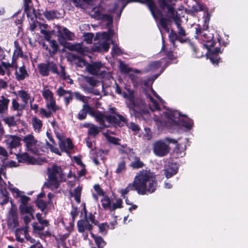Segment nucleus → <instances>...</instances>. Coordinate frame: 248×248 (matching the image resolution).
Returning a JSON list of instances; mask_svg holds the SVG:
<instances>
[{
	"label": "nucleus",
	"mask_w": 248,
	"mask_h": 248,
	"mask_svg": "<svg viewBox=\"0 0 248 248\" xmlns=\"http://www.w3.org/2000/svg\"><path fill=\"white\" fill-rule=\"evenodd\" d=\"M90 15L97 19H102V24H105L108 32H98L96 34L94 40L96 42L93 47V50L96 52H107L110 46L111 38L115 35L112 30V16L105 14L101 6L92 8L89 11Z\"/></svg>",
	"instance_id": "f257e3e1"
},
{
	"label": "nucleus",
	"mask_w": 248,
	"mask_h": 248,
	"mask_svg": "<svg viewBox=\"0 0 248 248\" xmlns=\"http://www.w3.org/2000/svg\"><path fill=\"white\" fill-rule=\"evenodd\" d=\"M167 110L168 112H163L160 118L155 115L154 120L158 127L166 126L169 127L181 125L188 130L193 127V122L191 119L182 118L180 120V114L178 111L171 109Z\"/></svg>",
	"instance_id": "f03ea898"
},
{
	"label": "nucleus",
	"mask_w": 248,
	"mask_h": 248,
	"mask_svg": "<svg viewBox=\"0 0 248 248\" xmlns=\"http://www.w3.org/2000/svg\"><path fill=\"white\" fill-rule=\"evenodd\" d=\"M132 184L134 190L141 195H144L147 192L153 193L157 186V183L151 173L144 170L140 171L137 174Z\"/></svg>",
	"instance_id": "7ed1b4c3"
},
{
	"label": "nucleus",
	"mask_w": 248,
	"mask_h": 248,
	"mask_svg": "<svg viewBox=\"0 0 248 248\" xmlns=\"http://www.w3.org/2000/svg\"><path fill=\"white\" fill-rule=\"evenodd\" d=\"M134 1H138L141 3L147 4L155 20L156 21L157 19L159 20L160 26L166 31L168 33L169 32V28L168 25L170 21V18H171L170 15L167 16V14L166 15V16L168 18H165L164 17V14L163 12L156 8L155 3L153 0H119V2L122 5V7L117 14L118 19L120 18L122 11L126 5L130 2ZM164 13H165V11H164Z\"/></svg>",
	"instance_id": "20e7f679"
},
{
	"label": "nucleus",
	"mask_w": 248,
	"mask_h": 248,
	"mask_svg": "<svg viewBox=\"0 0 248 248\" xmlns=\"http://www.w3.org/2000/svg\"><path fill=\"white\" fill-rule=\"evenodd\" d=\"M91 116L93 117L96 121L103 127H109L111 125L121 126L124 123H126V119L122 115L116 114L115 115H105L92 108Z\"/></svg>",
	"instance_id": "39448f33"
},
{
	"label": "nucleus",
	"mask_w": 248,
	"mask_h": 248,
	"mask_svg": "<svg viewBox=\"0 0 248 248\" xmlns=\"http://www.w3.org/2000/svg\"><path fill=\"white\" fill-rule=\"evenodd\" d=\"M48 181L45 183V186L52 190L57 189L60 183L66 180V176L63 173L61 167L53 165L47 169Z\"/></svg>",
	"instance_id": "423d86ee"
},
{
	"label": "nucleus",
	"mask_w": 248,
	"mask_h": 248,
	"mask_svg": "<svg viewBox=\"0 0 248 248\" xmlns=\"http://www.w3.org/2000/svg\"><path fill=\"white\" fill-rule=\"evenodd\" d=\"M22 140L27 151L36 155H42L45 152L43 143L36 139L32 134L23 137Z\"/></svg>",
	"instance_id": "0eeeda50"
},
{
	"label": "nucleus",
	"mask_w": 248,
	"mask_h": 248,
	"mask_svg": "<svg viewBox=\"0 0 248 248\" xmlns=\"http://www.w3.org/2000/svg\"><path fill=\"white\" fill-rule=\"evenodd\" d=\"M51 88L52 87L48 86H44L41 93L45 100L46 108L55 113L61 110V108L57 104L54 94L51 90Z\"/></svg>",
	"instance_id": "6e6552de"
},
{
	"label": "nucleus",
	"mask_w": 248,
	"mask_h": 248,
	"mask_svg": "<svg viewBox=\"0 0 248 248\" xmlns=\"http://www.w3.org/2000/svg\"><path fill=\"white\" fill-rule=\"evenodd\" d=\"M196 33L197 34L195 37L196 38H200L206 44H203V46L206 47L208 50L211 47L215 46V42L214 40V35L212 33L210 32L207 30H203L201 31V29L196 28Z\"/></svg>",
	"instance_id": "1a4fd4ad"
},
{
	"label": "nucleus",
	"mask_w": 248,
	"mask_h": 248,
	"mask_svg": "<svg viewBox=\"0 0 248 248\" xmlns=\"http://www.w3.org/2000/svg\"><path fill=\"white\" fill-rule=\"evenodd\" d=\"M170 149L169 145L162 140H157L153 144V152L158 157L166 156L169 153Z\"/></svg>",
	"instance_id": "9d476101"
},
{
	"label": "nucleus",
	"mask_w": 248,
	"mask_h": 248,
	"mask_svg": "<svg viewBox=\"0 0 248 248\" xmlns=\"http://www.w3.org/2000/svg\"><path fill=\"white\" fill-rule=\"evenodd\" d=\"M151 91L155 97L157 99V101L159 102V103H157L156 101L155 100L152 96L150 95L147 94V97L150 99L152 104H150V108L152 111H156V110H161L160 106H162L165 109V111H163V112H168L167 109H169V108H166V107L164 106V104L165 102L161 99V98L157 94V93L152 89H151ZM163 115V113L162 114ZM162 115V114H161ZM161 116H160L161 117ZM160 118V117H158Z\"/></svg>",
	"instance_id": "9b49d317"
},
{
	"label": "nucleus",
	"mask_w": 248,
	"mask_h": 248,
	"mask_svg": "<svg viewBox=\"0 0 248 248\" xmlns=\"http://www.w3.org/2000/svg\"><path fill=\"white\" fill-rule=\"evenodd\" d=\"M58 39L61 45L65 43L66 40H74L75 36L74 33L68 30L66 27L57 26Z\"/></svg>",
	"instance_id": "f8f14e48"
},
{
	"label": "nucleus",
	"mask_w": 248,
	"mask_h": 248,
	"mask_svg": "<svg viewBox=\"0 0 248 248\" xmlns=\"http://www.w3.org/2000/svg\"><path fill=\"white\" fill-rule=\"evenodd\" d=\"M37 67L40 75L44 77L48 76L50 71L54 74H58L57 65L52 62L40 63Z\"/></svg>",
	"instance_id": "ddd939ff"
},
{
	"label": "nucleus",
	"mask_w": 248,
	"mask_h": 248,
	"mask_svg": "<svg viewBox=\"0 0 248 248\" xmlns=\"http://www.w3.org/2000/svg\"><path fill=\"white\" fill-rule=\"evenodd\" d=\"M77 227L78 232L82 233L84 240L87 239L89 233L91 234L93 228V226L89 222V220L84 219H80L78 221Z\"/></svg>",
	"instance_id": "4468645a"
},
{
	"label": "nucleus",
	"mask_w": 248,
	"mask_h": 248,
	"mask_svg": "<svg viewBox=\"0 0 248 248\" xmlns=\"http://www.w3.org/2000/svg\"><path fill=\"white\" fill-rule=\"evenodd\" d=\"M104 67V64L101 62H96L88 64L86 67V69L92 75H100L102 77H104L107 72L105 70H101V69Z\"/></svg>",
	"instance_id": "2eb2a0df"
},
{
	"label": "nucleus",
	"mask_w": 248,
	"mask_h": 248,
	"mask_svg": "<svg viewBox=\"0 0 248 248\" xmlns=\"http://www.w3.org/2000/svg\"><path fill=\"white\" fill-rule=\"evenodd\" d=\"M57 137L59 140V146L62 152L69 153L73 148V144L69 138H63L61 135H57Z\"/></svg>",
	"instance_id": "dca6fc26"
},
{
	"label": "nucleus",
	"mask_w": 248,
	"mask_h": 248,
	"mask_svg": "<svg viewBox=\"0 0 248 248\" xmlns=\"http://www.w3.org/2000/svg\"><path fill=\"white\" fill-rule=\"evenodd\" d=\"M166 55V57L165 58L161 59L160 61H157L150 62L148 65L146 71L148 72L155 71L156 69L160 67L161 64L165 62L166 59L170 61L173 60L174 56L171 51L168 52Z\"/></svg>",
	"instance_id": "f3484780"
},
{
	"label": "nucleus",
	"mask_w": 248,
	"mask_h": 248,
	"mask_svg": "<svg viewBox=\"0 0 248 248\" xmlns=\"http://www.w3.org/2000/svg\"><path fill=\"white\" fill-rule=\"evenodd\" d=\"M129 155L128 159L130 160H133L130 164V166L134 169H138L141 168L144 166V163L140 159V158L136 155L135 153L133 151L132 149H129Z\"/></svg>",
	"instance_id": "a211bd4d"
},
{
	"label": "nucleus",
	"mask_w": 248,
	"mask_h": 248,
	"mask_svg": "<svg viewBox=\"0 0 248 248\" xmlns=\"http://www.w3.org/2000/svg\"><path fill=\"white\" fill-rule=\"evenodd\" d=\"M6 139L4 142L7 146V148L12 150L20 145V139L16 136L10 135H6L5 136Z\"/></svg>",
	"instance_id": "6ab92c4d"
},
{
	"label": "nucleus",
	"mask_w": 248,
	"mask_h": 248,
	"mask_svg": "<svg viewBox=\"0 0 248 248\" xmlns=\"http://www.w3.org/2000/svg\"><path fill=\"white\" fill-rule=\"evenodd\" d=\"M15 77L18 81H22L27 78L29 76V74L25 65H22L19 67L15 66Z\"/></svg>",
	"instance_id": "aec40b11"
},
{
	"label": "nucleus",
	"mask_w": 248,
	"mask_h": 248,
	"mask_svg": "<svg viewBox=\"0 0 248 248\" xmlns=\"http://www.w3.org/2000/svg\"><path fill=\"white\" fill-rule=\"evenodd\" d=\"M160 8L162 10L167 8L168 10V15L170 16L177 13L174 9L171 6V0H158Z\"/></svg>",
	"instance_id": "412c9836"
},
{
	"label": "nucleus",
	"mask_w": 248,
	"mask_h": 248,
	"mask_svg": "<svg viewBox=\"0 0 248 248\" xmlns=\"http://www.w3.org/2000/svg\"><path fill=\"white\" fill-rule=\"evenodd\" d=\"M68 48L72 51H76L78 53L84 55L89 51L87 47L83 46L82 44H71L69 43L67 46Z\"/></svg>",
	"instance_id": "4be33fe9"
},
{
	"label": "nucleus",
	"mask_w": 248,
	"mask_h": 248,
	"mask_svg": "<svg viewBox=\"0 0 248 248\" xmlns=\"http://www.w3.org/2000/svg\"><path fill=\"white\" fill-rule=\"evenodd\" d=\"M17 96L21 98L25 104H27L29 102L32 104L34 101V98L31 96L28 91L19 90L17 92Z\"/></svg>",
	"instance_id": "5701e85b"
},
{
	"label": "nucleus",
	"mask_w": 248,
	"mask_h": 248,
	"mask_svg": "<svg viewBox=\"0 0 248 248\" xmlns=\"http://www.w3.org/2000/svg\"><path fill=\"white\" fill-rule=\"evenodd\" d=\"M170 17L172 20H173L176 25L178 30V33L179 35L182 36H186V31L181 26L182 22L181 19L178 16L177 13L175 15H173V16H170Z\"/></svg>",
	"instance_id": "b1692460"
},
{
	"label": "nucleus",
	"mask_w": 248,
	"mask_h": 248,
	"mask_svg": "<svg viewBox=\"0 0 248 248\" xmlns=\"http://www.w3.org/2000/svg\"><path fill=\"white\" fill-rule=\"evenodd\" d=\"M24 11L28 17L35 15L31 0H24Z\"/></svg>",
	"instance_id": "393cba45"
},
{
	"label": "nucleus",
	"mask_w": 248,
	"mask_h": 248,
	"mask_svg": "<svg viewBox=\"0 0 248 248\" xmlns=\"http://www.w3.org/2000/svg\"><path fill=\"white\" fill-rule=\"evenodd\" d=\"M92 108L88 105H83L82 108L79 111L78 118L80 120H84L86 118L87 113H88L91 115Z\"/></svg>",
	"instance_id": "a878e982"
},
{
	"label": "nucleus",
	"mask_w": 248,
	"mask_h": 248,
	"mask_svg": "<svg viewBox=\"0 0 248 248\" xmlns=\"http://www.w3.org/2000/svg\"><path fill=\"white\" fill-rule=\"evenodd\" d=\"M19 209L21 214H29V215L31 216L32 219L34 218L33 216L34 210L32 206H28L27 205H20Z\"/></svg>",
	"instance_id": "bb28decb"
},
{
	"label": "nucleus",
	"mask_w": 248,
	"mask_h": 248,
	"mask_svg": "<svg viewBox=\"0 0 248 248\" xmlns=\"http://www.w3.org/2000/svg\"><path fill=\"white\" fill-rule=\"evenodd\" d=\"M178 168L175 165H169L165 170L164 174L167 178H170L172 175L177 173Z\"/></svg>",
	"instance_id": "cd10ccee"
},
{
	"label": "nucleus",
	"mask_w": 248,
	"mask_h": 248,
	"mask_svg": "<svg viewBox=\"0 0 248 248\" xmlns=\"http://www.w3.org/2000/svg\"><path fill=\"white\" fill-rule=\"evenodd\" d=\"M31 124L35 132L39 133L41 131L43 126V123L40 119L36 117H33L31 119Z\"/></svg>",
	"instance_id": "c85d7f7f"
},
{
	"label": "nucleus",
	"mask_w": 248,
	"mask_h": 248,
	"mask_svg": "<svg viewBox=\"0 0 248 248\" xmlns=\"http://www.w3.org/2000/svg\"><path fill=\"white\" fill-rule=\"evenodd\" d=\"M91 235L97 246V247H92V248H103L106 246V243L101 237L96 236L92 232H91Z\"/></svg>",
	"instance_id": "c756f323"
},
{
	"label": "nucleus",
	"mask_w": 248,
	"mask_h": 248,
	"mask_svg": "<svg viewBox=\"0 0 248 248\" xmlns=\"http://www.w3.org/2000/svg\"><path fill=\"white\" fill-rule=\"evenodd\" d=\"M44 16L49 20H52L54 18H58L60 16V14L54 10L46 11L44 12Z\"/></svg>",
	"instance_id": "7c9ffc66"
},
{
	"label": "nucleus",
	"mask_w": 248,
	"mask_h": 248,
	"mask_svg": "<svg viewBox=\"0 0 248 248\" xmlns=\"http://www.w3.org/2000/svg\"><path fill=\"white\" fill-rule=\"evenodd\" d=\"M19 162L27 164H32V158L28 153H25L17 155Z\"/></svg>",
	"instance_id": "2f4dec72"
},
{
	"label": "nucleus",
	"mask_w": 248,
	"mask_h": 248,
	"mask_svg": "<svg viewBox=\"0 0 248 248\" xmlns=\"http://www.w3.org/2000/svg\"><path fill=\"white\" fill-rule=\"evenodd\" d=\"M110 134L114 135L115 133L114 132H110L109 130H107V132L103 133V135L109 142L114 144H119L118 142L120 140L118 138L110 136Z\"/></svg>",
	"instance_id": "473e14b6"
},
{
	"label": "nucleus",
	"mask_w": 248,
	"mask_h": 248,
	"mask_svg": "<svg viewBox=\"0 0 248 248\" xmlns=\"http://www.w3.org/2000/svg\"><path fill=\"white\" fill-rule=\"evenodd\" d=\"M3 121L9 127H15L17 125V120L14 116H7L3 119Z\"/></svg>",
	"instance_id": "72a5a7b5"
},
{
	"label": "nucleus",
	"mask_w": 248,
	"mask_h": 248,
	"mask_svg": "<svg viewBox=\"0 0 248 248\" xmlns=\"http://www.w3.org/2000/svg\"><path fill=\"white\" fill-rule=\"evenodd\" d=\"M10 100L1 96L0 99V113H2L7 110Z\"/></svg>",
	"instance_id": "f704fd0d"
},
{
	"label": "nucleus",
	"mask_w": 248,
	"mask_h": 248,
	"mask_svg": "<svg viewBox=\"0 0 248 248\" xmlns=\"http://www.w3.org/2000/svg\"><path fill=\"white\" fill-rule=\"evenodd\" d=\"M100 202L102 204V206L104 209H108L110 211L111 205V201L108 196H103V198L101 199Z\"/></svg>",
	"instance_id": "c9c22d12"
},
{
	"label": "nucleus",
	"mask_w": 248,
	"mask_h": 248,
	"mask_svg": "<svg viewBox=\"0 0 248 248\" xmlns=\"http://www.w3.org/2000/svg\"><path fill=\"white\" fill-rule=\"evenodd\" d=\"M12 108L14 110H17V113L16 115L17 116H20L22 114V111L23 109V107L20 105L16 100L13 99L12 102Z\"/></svg>",
	"instance_id": "e433bc0d"
},
{
	"label": "nucleus",
	"mask_w": 248,
	"mask_h": 248,
	"mask_svg": "<svg viewBox=\"0 0 248 248\" xmlns=\"http://www.w3.org/2000/svg\"><path fill=\"white\" fill-rule=\"evenodd\" d=\"M126 170V162L124 158H121L118 163L115 172L117 174L124 173Z\"/></svg>",
	"instance_id": "4c0bfd02"
},
{
	"label": "nucleus",
	"mask_w": 248,
	"mask_h": 248,
	"mask_svg": "<svg viewBox=\"0 0 248 248\" xmlns=\"http://www.w3.org/2000/svg\"><path fill=\"white\" fill-rule=\"evenodd\" d=\"M12 67V64L9 62H0V75L4 76L6 72H8L10 67Z\"/></svg>",
	"instance_id": "58836bf2"
},
{
	"label": "nucleus",
	"mask_w": 248,
	"mask_h": 248,
	"mask_svg": "<svg viewBox=\"0 0 248 248\" xmlns=\"http://www.w3.org/2000/svg\"><path fill=\"white\" fill-rule=\"evenodd\" d=\"M188 44L193 51L192 55L194 57L200 58L203 56V52H201L198 49H197L193 43L189 42Z\"/></svg>",
	"instance_id": "ea45409f"
},
{
	"label": "nucleus",
	"mask_w": 248,
	"mask_h": 248,
	"mask_svg": "<svg viewBox=\"0 0 248 248\" xmlns=\"http://www.w3.org/2000/svg\"><path fill=\"white\" fill-rule=\"evenodd\" d=\"M111 43L113 44L111 52L112 56L114 57L116 56L121 55L123 53L122 50L118 46L117 44L114 43V41L112 40Z\"/></svg>",
	"instance_id": "a19ab883"
},
{
	"label": "nucleus",
	"mask_w": 248,
	"mask_h": 248,
	"mask_svg": "<svg viewBox=\"0 0 248 248\" xmlns=\"http://www.w3.org/2000/svg\"><path fill=\"white\" fill-rule=\"evenodd\" d=\"M99 128L98 126L92 124L91 126H89V128L88 129V134L90 136L95 137L99 133Z\"/></svg>",
	"instance_id": "79ce46f5"
},
{
	"label": "nucleus",
	"mask_w": 248,
	"mask_h": 248,
	"mask_svg": "<svg viewBox=\"0 0 248 248\" xmlns=\"http://www.w3.org/2000/svg\"><path fill=\"white\" fill-rule=\"evenodd\" d=\"M123 200L120 198H117L115 199V202H112L111 205L110 211H114L117 209L121 208L123 207Z\"/></svg>",
	"instance_id": "37998d69"
},
{
	"label": "nucleus",
	"mask_w": 248,
	"mask_h": 248,
	"mask_svg": "<svg viewBox=\"0 0 248 248\" xmlns=\"http://www.w3.org/2000/svg\"><path fill=\"white\" fill-rule=\"evenodd\" d=\"M7 223L10 228H15L18 224V217H8Z\"/></svg>",
	"instance_id": "c03bdc74"
},
{
	"label": "nucleus",
	"mask_w": 248,
	"mask_h": 248,
	"mask_svg": "<svg viewBox=\"0 0 248 248\" xmlns=\"http://www.w3.org/2000/svg\"><path fill=\"white\" fill-rule=\"evenodd\" d=\"M82 190V187L78 186L74 191V197L75 201L78 203L80 202V196Z\"/></svg>",
	"instance_id": "a18cd8bd"
},
{
	"label": "nucleus",
	"mask_w": 248,
	"mask_h": 248,
	"mask_svg": "<svg viewBox=\"0 0 248 248\" xmlns=\"http://www.w3.org/2000/svg\"><path fill=\"white\" fill-rule=\"evenodd\" d=\"M207 57L210 60L211 62L214 64H217L220 60L218 55L216 54V53L209 52V53L207 54Z\"/></svg>",
	"instance_id": "49530a36"
},
{
	"label": "nucleus",
	"mask_w": 248,
	"mask_h": 248,
	"mask_svg": "<svg viewBox=\"0 0 248 248\" xmlns=\"http://www.w3.org/2000/svg\"><path fill=\"white\" fill-rule=\"evenodd\" d=\"M31 22L30 23V30L33 31L38 26L39 22L36 20V17L34 16H30Z\"/></svg>",
	"instance_id": "de8ad7c7"
},
{
	"label": "nucleus",
	"mask_w": 248,
	"mask_h": 248,
	"mask_svg": "<svg viewBox=\"0 0 248 248\" xmlns=\"http://www.w3.org/2000/svg\"><path fill=\"white\" fill-rule=\"evenodd\" d=\"M14 46L15 49L14 51V56L19 57L22 56L23 55L22 51L21 48L19 45L18 42L17 41H15L14 42Z\"/></svg>",
	"instance_id": "09e8293b"
},
{
	"label": "nucleus",
	"mask_w": 248,
	"mask_h": 248,
	"mask_svg": "<svg viewBox=\"0 0 248 248\" xmlns=\"http://www.w3.org/2000/svg\"><path fill=\"white\" fill-rule=\"evenodd\" d=\"M14 197L16 198H20V202L21 203L20 205H27L30 200V198L25 195L24 192L21 191H20L19 195H14Z\"/></svg>",
	"instance_id": "8fccbe9b"
},
{
	"label": "nucleus",
	"mask_w": 248,
	"mask_h": 248,
	"mask_svg": "<svg viewBox=\"0 0 248 248\" xmlns=\"http://www.w3.org/2000/svg\"><path fill=\"white\" fill-rule=\"evenodd\" d=\"M52 113H53L52 111L50 110H46L43 108H41L39 110V114L42 118H50L51 117Z\"/></svg>",
	"instance_id": "3c124183"
},
{
	"label": "nucleus",
	"mask_w": 248,
	"mask_h": 248,
	"mask_svg": "<svg viewBox=\"0 0 248 248\" xmlns=\"http://www.w3.org/2000/svg\"><path fill=\"white\" fill-rule=\"evenodd\" d=\"M36 218L38 221L39 224L41 225L48 226L49 225V221L46 219H44L42 217V215L40 213H37L36 215Z\"/></svg>",
	"instance_id": "603ef678"
},
{
	"label": "nucleus",
	"mask_w": 248,
	"mask_h": 248,
	"mask_svg": "<svg viewBox=\"0 0 248 248\" xmlns=\"http://www.w3.org/2000/svg\"><path fill=\"white\" fill-rule=\"evenodd\" d=\"M134 190V188L132 183H130L127 186L126 188L124 189H122L120 190V192L121 193V196L123 198L125 199V195L127 194L130 190Z\"/></svg>",
	"instance_id": "864d4df0"
},
{
	"label": "nucleus",
	"mask_w": 248,
	"mask_h": 248,
	"mask_svg": "<svg viewBox=\"0 0 248 248\" xmlns=\"http://www.w3.org/2000/svg\"><path fill=\"white\" fill-rule=\"evenodd\" d=\"M57 95L59 97H64L68 93H70V90H65L62 87H59L57 90L56 92Z\"/></svg>",
	"instance_id": "5fc2aeb1"
},
{
	"label": "nucleus",
	"mask_w": 248,
	"mask_h": 248,
	"mask_svg": "<svg viewBox=\"0 0 248 248\" xmlns=\"http://www.w3.org/2000/svg\"><path fill=\"white\" fill-rule=\"evenodd\" d=\"M99 228V232L102 235H106L108 228V225L107 223H101L98 225Z\"/></svg>",
	"instance_id": "6e6d98bb"
},
{
	"label": "nucleus",
	"mask_w": 248,
	"mask_h": 248,
	"mask_svg": "<svg viewBox=\"0 0 248 248\" xmlns=\"http://www.w3.org/2000/svg\"><path fill=\"white\" fill-rule=\"evenodd\" d=\"M73 95H75L76 98L79 100L80 101H82L83 103H86L88 101V99H89V97H87L82 94H81L80 93L78 92H75L73 93Z\"/></svg>",
	"instance_id": "4d7b16f0"
},
{
	"label": "nucleus",
	"mask_w": 248,
	"mask_h": 248,
	"mask_svg": "<svg viewBox=\"0 0 248 248\" xmlns=\"http://www.w3.org/2000/svg\"><path fill=\"white\" fill-rule=\"evenodd\" d=\"M58 74L60 75L61 77L64 80L69 79V81H68V83L71 84L73 83V80L69 78V76L68 75H66L64 71V68L63 66H61V72L60 73L58 72Z\"/></svg>",
	"instance_id": "13d9d810"
},
{
	"label": "nucleus",
	"mask_w": 248,
	"mask_h": 248,
	"mask_svg": "<svg viewBox=\"0 0 248 248\" xmlns=\"http://www.w3.org/2000/svg\"><path fill=\"white\" fill-rule=\"evenodd\" d=\"M210 14L208 12H206L205 15L203 16V18L204 20V24L203 25V30H207L208 28V24L210 19Z\"/></svg>",
	"instance_id": "bf43d9fd"
},
{
	"label": "nucleus",
	"mask_w": 248,
	"mask_h": 248,
	"mask_svg": "<svg viewBox=\"0 0 248 248\" xmlns=\"http://www.w3.org/2000/svg\"><path fill=\"white\" fill-rule=\"evenodd\" d=\"M46 144L52 152H53L60 155H61L60 152L56 147V143L55 142H54V143L50 144L47 141Z\"/></svg>",
	"instance_id": "052dcab7"
},
{
	"label": "nucleus",
	"mask_w": 248,
	"mask_h": 248,
	"mask_svg": "<svg viewBox=\"0 0 248 248\" xmlns=\"http://www.w3.org/2000/svg\"><path fill=\"white\" fill-rule=\"evenodd\" d=\"M36 205L43 212L46 208V202L42 200H37L36 202Z\"/></svg>",
	"instance_id": "680f3d73"
},
{
	"label": "nucleus",
	"mask_w": 248,
	"mask_h": 248,
	"mask_svg": "<svg viewBox=\"0 0 248 248\" xmlns=\"http://www.w3.org/2000/svg\"><path fill=\"white\" fill-rule=\"evenodd\" d=\"M186 150V145H184V147L182 146L181 149H180V145L177 144L175 151L178 156L182 157L185 155V151Z\"/></svg>",
	"instance_id": "e2e57ef3"
},
{
	"label": "nucleus",
	"mask_w": 248,
	"mask_h": 248,
	"mask_svg": "<svg viewBox=\"0 0 248 248\" xmlns=\"http://www.w3.org/2000/svg\"><path fill=\"white\" fill-rule=\"evenodd\" d=\"M169 38L173 46H174V42L176 40H179L181 42H182V41L179 39L177 34L172 30L170 31L169 34Z\"/></svg>",
	"instance_id": "0e129e2a"
},
{
	"label": "nucleus",
	"mask_w": 248,
	"mask_h": 248,
	"mask_svg": "<svg viewBox=\"0 0 248 248\" xmlns=\"http://www.w3.org/2000/svg\"><path fill=\"white\" fill-rule=\"evenodd\" d=\"M73 93L70 91V93H68L63 97L64 104L66 107H67L70 104V102L72 100L73 98Z\"/></svg>",
	"instance_id": "69168bd1"
},
{
	"label": "nucleus",
	"mask_w": 248,
	"mask_h": 248,
	"mask_svg": "<svg viewBox=\"0 0 248 248\" xmlns=\"http://www.w3.org/2000/svg\"><path fill=\"white\" fill-rule=\"evenodd\" d=\"M11 208L9 212V216L8 217H17V208L16 206L13 204L11 202Z\"/></svg>",
	"instance_id": "338daca9"
},
{
	"label": "nucleus",
	"mask_w": 248,
	"mask_h": 248,
	"mask_svg": "<svg viewBox=\"0 0 248 248\" xmlns=\"http://www.w3.org/2000/svg\"><path fill=\"white\" fill-rule=\"evenodd\" d=\"M8 188L12 192L13 195L18 196L20 193V191L17 188L14 187L13 185L10 182H8Z\"/></svg>",
	"instance_id": "774afa93"
}]
</instances>
